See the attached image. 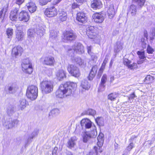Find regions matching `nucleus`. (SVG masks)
Returning a JSON list of instances; mask_svg holds the SVG:
<instances>
[{"label": "nucleus", "instance_id": "obj_56", "mask_svg": "<svg viewBox=\"0 0 155 155\" xmlns=\"http://www.w3.org/2000/svg\"><path fill=\"white\" fill-rule=\"evenodd\" d=\"M17 31H21V30L22 28V26L19 24H17L15 25Z\"/></svg>", "mask_w": 155, "mask_h": 155}, {"label": "nucleus", "instance_id": "obj_51", "mask_svg": "<svg viewBox=\"0 0 155 155\" xmlns=\"http://www.w3.org/2000/svg\"><path fill=\"white\" fill-rule=\"evenodd\" d=\"M147 51L149 54H152L154 51V50L149 45L147 48Z\"/></svg>", "mask_w": 155, "mask_h": 155}, {"label": "nucleus", "instance_id": "obj_6", "mask_svg": "<svg viewBox=\"0 0 155 155\" xmlns=\"http://www.w3.org/2000/svg\"><path fill=\"white\" fill-rule=\"evenodd\" d=\"M67 69L69 73L71 76L76 78H78L80 76V71L76 66L72 64H69L67 66Z\"/></svg>", "mask_w": 155, "mask_h": 155}, {"label": "nucleus", "instance_id": "obj_58", "mask_svg": "<svg viewBox=\"0 0 155 155\" xmlns=\"http://www.w3.org/2000/svg\"><path fill=\"white\" fill-rule=\"evenodd\" d=\"M98 68L97 66V65H95L92 68L91 71L94 72V73L97 72V71Z\"/></svg>", "mask_w": 155, "mask_h": 155}, {"label": "nucleus", "instance_id": "obj_43", "mask_svg": "<svg viewBox=\"0 0 155 155\" xmlns=\"http://www.w3.org/2000/svg\"><path fill=\"white\" fill-rule=\"evenodd\" d=\"M138 68L137 64L135 63H133L132 64L131 63L130 65L128 66V68L131 70H134L135 69H137Z\"/></svg>", "mask_w": 155, "mask_h": 155}, {"label": "nucleus", "instance_id": "obj_64", "mask_svg": "<svg viewBox=\"0 0 155 155\" xmlns=\"http://www.w3.org/2000/svg\"><path fill=\"white\" fill-rule=\"evenodd\" d=\"M78 6L77 4L75 3H74L72 4V8L73 9H75L77 8Z\"/></svg>", "mask_w": 155, "mask_h": 155}, {"label": "nucleus", "instance_id": "obj_8", "mask_svg": "<svg viewBox=\"0 0 155 155\" xmlns=\"http://www.w3.org/2000/svg\"><path fill=\"white\" fill-rule=\"evenodd\" d=\"M63 39L66 41H72L76 37L75 34L72 30L66 31L64 33Z\"/></svg>", "mask_w": 155, "mask_h": 155}, {"label": "nucleus", "instance_id": "obj_28", "mask_svg": "<svg viewBox=\"0 0 155 155\" xmlns=\"http://www.w3.org/2000/svg\"><path fill=\"white\" fill-rule=\"evenodd\" d=\"M80 87L84 90H88L90 87V85L87 80H84L82 81Z\"/></svg>", "mask_w": 155, "mask_h": 155}, {"label": "nucleus", "instance_id": "obj_31", "mask_svg": "<svg viewBox=\"0 0 155 155\" xmlns=\"http://www.w3.org/2000/svg\"><path fill=\"white\" fill-rule=\"evenodd\" d=\"M60 113V110L58 109H53L49 114V117H55L58 115Z\"/></svg>", "mask_w": 155, "mask_h": 155}, {"label": "nucleus", "instance_id": "obj_16", "mask_svg": "<svg viewBox=\"0 0 155 155\" xmlns=\"http://www.w3.org/2000/svg\"><path fill=\"white\" fill-rule=\"evenodd\" d=\"M55 61L54 58L51 56L45 57L43 59V64L49 66H53Z\"/></svg>", "mask_w": 155, "mask_h": 155}, {"label": "nucleus", "instance_id": "obj_60", "mask_svg": "<svg viewBox=\"0 0 155 155\" xmlns=\"http://www.w3.org/2000/svg\"><path fill=\"white\" fill-rule=\"evenodd\" d=\"M104 69L100 68L98 72V75L99 77H100L103 72Z\"/></svg>", "mask_w": 155, "mask_h": 155}, {"label": "nucleus", "instance_id": "obj_19", "mask_svg": "<svg viewBox=\"0 0 155 155\" xmlns=\"http://www.w3.org/2000/svg\"><path fill=\"white\" fill-rule=\"evenodd\" d=\"M102 6L101 2L100 0H94L91 3V6L92 8L94 9H99Z\"/></svg>", "mask_w": 155, "mask_h": 155}, {"label": "nucleus", "instance_id": "obj_26", "mask_svg": "<svg viewBox=\"0 0 155 155\" xmlns=\"http://www.w3.org/2000/svg\"><path fill=\"white\" fill-rule=\"evenodd\" d=\"M18 87L17 85L13 84L8 87V90L9 93L13 94L16 92L18 90Z\"/></svg>", "mask_w": 155, "mask_h": 155}, {"label": "nucleus", "instance_id": "obj_39", "mask_svg": "<svg viewBox=\"0 0 155 155\" xmlns=\"http://www.w3.org/2000/svg\"><path fill=\"white\" fill-rule=\"evenodd\" d=\"M118 96V94L115 93H112L108 95V99L111 101H114Z\"/></svg>", "mask_w": 155, "mask_h": 155}, {"label": "nucleus", "instance_id": "obj_62", "mask_svg": "<svg viewBox=\"0 0 155 155\" xmlns=\"http://www.w3.org/2000/svg\"><path fill=\"white\" fill-rule=\"evenodd\" d=\"M61 1V0H54L53 4L54 5H56L59 3Z\"/></svg>", "mask_w": 155, "mask_h": 155}, {"label": "nucleus", "instance_id": "obj_34", "mask_svg": "<svg viewBox=\"0 0 155 155\" xmlns=\"http://www.w3.org/2000/svg\"><path fill=\"white\" fill-rule=\"evenodd\" d=\"M75 144L74 137H72L69 140L67 143V147L70 148L74 147Z\"/></svg>", "mask_w": 155, "mask_h": 155}, {"label": "nucleus", "instance_id": "obj_52", "mask_svg": "<svg viewBox=\"0 0 155 155\" xmlns=\"http://www.w3.org/2000/svg\"><path fill=\"white\" fill-rule=\"evenodd\" d=\"M51 0H39L40 4L42 5H46L48 2L50 1Z\"/></svg>", "mask_w": 155, "mask_h": 155}, {"label": "nucleus", "instance_id": "obj_50", "mask_svg": "<svg viewBox=\"0 0 155 155\" xmlns=\"http://www.w3.org/2000/svg\"><path fill=\"white\" fill-rule=\"evenodd\" d=\"M43 31L40 29H38L36 32L38 35H39V36H43Z\"/></svg>", "mask_w": 155, "mask_h": 155}, {"label": "nucleus", "instance_id": "obj_47", "mask_svg": "<svg viewBox=\"0 0 155 155\" xmlns=\"http://www.w3.org/2000/svg\"><path fill=\"white\" fill-rule=\"evenodd\" d=\"M123 63L124 65L128 67V66L131 63V61L128 59L124 58L123 59Z\"/></svg>", "mask_w": 155, "mask_h": 155}, {"label": "nucleus", "instance_id": "obj_36", "mask_svg": "<svg viewBox=\"0 0 155 155\" xmlns=\"http://www.w3.org/2000/svg\"><path fill=\"white\" fill-rule=\"evenodd\" d=\"M6 33L8 36V38H11L13 33V29L9 28L6 29Z\"/></svg>", "mask_w": 155, "mask_h": 155}, {"label": "nucleus", "instance_id": "obj_35", "mask_svg": "<svg viewBox=\"0 0 155 155\" xmlns=\"http://www.w3.org/2000/svg\"><path fill=\"white\" fill-rule=\"evenodd\" d=\"M84 114L94 116L96 114V111L95 110L91 109H89L84 112Z\"/></svg>", "mask_w": 155, "mask_h": 155}, {"label": "nucleus", "instance_id": "obj_21", "mask_svg": "<svg viewBox=\"0 0 155 155\" xmlns=\"http://www.w3.org/2000/svg\"><path fill=\"white\" fill-rule=\"evenodd\" d=\"M67 18V13L66 11L62 9L59 11L58 18L60 21H65Z\"/></svg>", "mask_w": 155, "mask_h": 155}, {"label": "nucleus", "instance_id": "obj_44", "mask_svg": "<svg viewBox=\"0 0 155 155\" xmlns=\"http://www.w3.org/2000/svg\"><path fill=\"white\" fill-rule=\"evenodd\" d=\"M134 1L137 3V4L141 7L143 5L146 0H133Z\"/></svg>", "mask_w": 155, "mask_h": 155}, {"label": "nucleus", "instance_id": "obj_20", "mask_svg": "<svg viewBox=\"0 0 155 155\" xmlns=\"http://www.w3.org/2000/svg\"><path fill=\"white\" fill-rule=\"evenodd\" d=\"M56 77L58 80H61L66 77L65 71L62 69L58 70L56 73Z\"/></svg>", "mask_w": 155, "mask_h": 155}, {"label": "nucleus", "instance_id": "obj_13", "mask_svg": "<svg viewBox=\"0 0 155 155\" xmlns=\"http://www.w3.org/2000/svg\"><path fill=\"white\" fill-rule=\"evenodd\" d=\"M72 49L75 52L79 54H82L84 52V47L79 43H75L72 47Z\"/></svg>", "mask_w": 155, "mask_h": 155}, {"label": "nucleus", "instance_id": "obj_30", "mask_svg": "<svg viewBox=\"0 0 155 155\" xmlns=\"http://www.w3.org/2000/svg\"><path fill=\"white\" fill-rule=\"evenodd\" d=\"M6 112L9 116H12L15 112L14 107L13 105H9L7 108Z\"/></svg>", "mask_w": 155, "mask_h": 155}, {"label": "nucleus", "instance_id": "obj_29", "mask_svg": "<svg viewBox=\"0 0 155 155\" xmlns=\"http://www.w3.org/2000/svg\"><path fill=\"white\" fill-rule=\"evenodd\" d=\"M19 103L18 108L21 110L24 109L26 106V101L25 99H21L19 101Z\"/></svg>", "mask_w": 155, "mask_h": 155}, {"label": "nucleus", "instance_id": "obj_38", "mask_svg": "<svg viewBox=\"0 0 155 155\" xmlns=\"http://www.w3.org/2000/svg\"><path fill=\"white\" fill-rule=\"evenodd\" d=\"M129 11L132 15H134L136 14L137 11L136 6L134 5H131L130 7Z\"/></svg>", "mask_w": 155, "mask_h": 155}, {"label": "nucleus", "instance_id": "obj_40", "mask_svg": "<svg viewBox=\"0 0 155 155\" xmlns=\"http://www.w3.org/2000/svg\"><path fill=\"white\" fill-rule=\"evenodd\" d=\"M35 34V30L33 29H30L28 31V35L30 37H34Z\"/></svg>", "mask_w": 155, "mask_h": 155}, {"label": "nucleus", "instance_id": "obj_9", "mask_svg": "<svg viewBox=\"0 0 155 155\" xmlns=\"http://www.w3.org/2000/svg\"><path fill=\"white\" fill-rule=\"evenodd\" d=\"M45 14L48 17H52L57 14V11L54 6L47 8L44 12Z\"/></svg>", "mask_w": 155, "mask_h": 155}, {"label": "nucleus", "instance_id": "obj_61", "mask_svg": "<svg viewBox=\"0 0 155 155\" xmlns=\"http://www.w3.org/2000/svg\"><path fill=\"white\" fill-rule=\"evenodd\" d=\"M58 147H55L54 150L52 151V155H57L56 152L58 150Z\"/></svg>", "mask_w": 155, "mask_h": 155}, {"label": "nucleus", "instance_id": "obj_57", "mask_svg": "<svg viewBox=\"0 0 155 155\" xmlns=\"http://www.w3.org/2000/svg\"><path fill=\"white\" fill-rule=\"evenodd\" d=\"M92 47L91 46H87V52L89 54H90L92 53H93L91 51V49H92Z\"/></svg>", "mask_w": 155, "mask_h": 155}, {"label": "nucleus", "instance_id": "obj_4", "mask_svg": "<svg viewBox=\"0 0 155 155\" xmlns=\"http://www.w3.org/2000/svg\"><path fill=\"white\" fill-rule=\"evenodd\" d=\"M19 122V120L17 119H13L9 118L3 120L2 125L7 129H11L17 125Z\"/></svg>", "mask_w": 155, "mask_h": 155}, {"label": "nucleus", "instance_id": "obj_15", "mask_svg": "<svg viewBox=\"0 0 155 155\" xmlns=\"http://www.w3.org/2000/svg\"><path fill=\"white\" fill-rule=\"evenodd\" d=\"M106 9L109 17L110 18H112L114 17L115 13L113 5L112 4H110L108 5Z\"/></svg>", "mask_w": 155, "mask_h": 155}, {"label": "nucleus", "instance_id": "obj_63", "mask_svg": "<svg viewBox=\"0 0 155 155\" xmlns=\"http://www.w3.org/2000/svg\"><path fill=\"white\" fill-rule=\"evenodd\" d=\"M24 1V0H16V3L19 5L21 4Z\"/></svg>", "mask_w": 155, "mask_h": 155}, {"label": "nucleus", "instance_id": "obj_54", "mask_svg": "<svg viewBox=\"0 0 155 155\" xmlns=\"http://www.w3.org/2000/svg\"><path fill=\"white\" fill-rule=\"evenodd\" d=\"M134 144L133 143H130L128 147H127V150L130 151L134 147Z\"/></svg>", "mask_w": 155, "mask_h": 155}, {"label": "nucleus", "instance_id": "obj_48", "mask_svg": "<svg viewBox=\"0 0 155 155\" xmlns=\"http://www.w3.org/2000/svg\"><path fill=\"white\" fill-rule=\"evenodd\" d=\"M96 73H94V72L91 71L88 77L89 79L90 80H92L95 76Z\"/></svg>", "mask_w": 155, "mask_h": 155}, {"label": "nucleus", "instance_id": "obj_7", "mask_svg": "<svg viewBox=\"0 0 155 155\" xmlns=\"http://www.w3.org/2000/svg\"><path fill=\"white\" fill-rule=\"evenodd\" d=\"M23 71L25 72L31 74L32 72V65L28 59H25L23 60L21 64Z\"/></svg>", "mask_w": 155, "mask_h": 155}, {"label": "nucleus", "instance_id": "obj_14", "mask_svg": "<svg viewBox=\"0 0 155 155\" xmlns=\"http://www.w3.org/2000/svg\"><path fill=\"white\" fill-rule=\"evenodd\" d=\"M81 124L82 128L89 129L91 127L92 122L87 118H84L81 121Z\"/></svg>", "mask_w": 155, "mask_h": 155}, {"label": "nucleus", "instance_id": "obj_17", "mask_svg": "<svg viewBox=\"0 0 155 155\" xmlns=\"http://www.w3.org/2000/svg\"><path fill=\"white\" fill-rule=\"evenodd\" d=\"M77 19L79 22L84 23L87 21V18L85 13L79 12L77 13Z\"/></svg>", "mask_w": 155, "mask_h": 155}, {"label": "nucleus", "instance_id": "obj_22", "mask_svg": "<svg viewBox=\"0 0 155 155\" xmlns=\"http://www.w3.org/2000/svg\"><path fill=\"white\" fill-rule=\"evenodd\" d=\"M26 6L30 12H34L36 10L37 7L35 4L32 2L28 3Z\"/></svg>", "mask_w": 155, "mask_h": 155}, {"label": "nucleus", "instance_id": "obj_41", "mask_svg": "<svg viewBox=\"0 0 155 155\" xmlns=\"http://www.w3.org/2000/svg\"><path fill=\"white\" fill-rule=\"evenodd\" d=\"M8 4H7L4 7L5 8H2L0 11V20H1L2 21L3 19V18L2 17V15L4 11V9H5V12H6L7 11V8L8 7Z\"/></svg>", "mask_w": 155, "mask_h": 155}, {"label": "nucleus", "instance_id": "obj_18", "mask_svg": "<svg viewBox=\"0 0 155 155\" xmlns=\"http://www.w3.org/2000/svg\"><path fill=\"white\" fill-rule=\"evenodd\" d=\"M19 8H15L12 9L10 13L9 18L12 21H16L18 18V13Z\"/></svg>", "mask_w": 155, "mask_h": 155}, {"label": "nucleus", "instance_id": "obj_37", "mask_svg": "<svg viewBox=\"0 0 155 155\" xmlns=\"http://www.w3.org/2000/svg\"><path fill=\"white\" fill-rule=\"evenodd\" d=\"M91 138H95L97 135V133L96 131V127L95 126H94L93 128V130L91 131L90 133H88Z\"/></svg>", "mask_w": 155, "mask_h": 155}, {"label": "nucleus", "instance_id": "obj_5", "mask_svg": "<svg viewBox=\"0 0 155 155\" xmlns=\"http://www.w3.org/2000/svg\"><path fill=\"white\" fill-rule=\"evenodd\" d=\"M96 28L94 26H88L86 29V34L88 37L91 39H93L95 41H97L99 37L97 33Z\"/></svg>", "mask_w": 155, "mask_h": 155}, {"label": "nucleus", "instance_id": "obj_2", "mask_svg": "<svg viewBox=\"0 0 155 155\" xmlns=\"http://www.w3.org/2000/svg\"><path fill=\"white\" fill-rule=\"evenodd\" d=\"M38 93V87L34 85H31L28 87L26 95L28 98L33 101L36 98Z\"/></svg>", "mask_w": 155, "mask_h": 155}, {"label": "nucleus", "instance_id": "obj_3", "mask_svg": "<svg viewBox=\"0 0 155 155\" xmlns=\"http://www.w3.org/2000/svg\"><path fill=\"white\" fill-rule=\"evenodd\" d=\"M40 85L43 93L48 94L51 92L53 91V83L50 81H43L41 83Z\"/></svg>", "mask_w": 155, "mask_h": 155}, {"label": "nucleus", "instance_id": "obj_24", "mask_svg": "<svg viewBox=\"0 0 155 155\" xmlns=\"http://www.w3.org/2000/svg\"><path fill=\"white\" fill-rule=\"evenodd\" d=\"M107 80V76L106 74L103 75L101 79V84L99 89L100 91H103L104 90V84L106 82Z\"/></svg>", "mask_w": 155, "mask_h": 155}, {"label": "nucleus", "instance_id": "obj_12", "mask_svg": "<svg viewBox=\"0 0 155 155\" xmlns=\"http://www.w3.org/2000/svg\"><path fill=\"white\" fill-rule=\"evenodd\" d=\"M105 16L104 14L101 13H96L93 15L92 17L95 22L101 23L104 20Z\"/></svg>", "mask_w": 155, "mask_h": 155}, {"label": "nucleus", "instance_id": "obj_46", "mask_svg": "<svg viewBox=\"0 0 155 155\" xmlns=\"http://www.w3.org/2000/svg\"><path fill=\"white\" fill-rule=\"evenodd\" d=\"M89 54L91 56V60L95 63L97 60V57L93 53Z\"/></svg>", "mask_w": 155, "mask_h": 155}, {"label": "nucleus", "instance_id": "obj_27", "mask_svg": "<svg viewBox=\"0 0 155 155\" xmlns=\"http://www.w3.org/2000/svg\"><path fill=\"white\" fill-rule=\"evenodd\" d=\"M104 136L103 134L100 133L98 136L97 139L98 142L97 145L99 147V150H100V148L102 147L104 143Z\"/></svg>", "mask_w": 155, "mask_h": 155}, {"label": "nucleus", "instance_id": "obj_25", "mask_svg": "<svg viewBox=\"0 0 155 155\" xmlns=\"http://www.w3.org/2000/svg\"><path fill=\"white\" fill-rule=\"evenodd\" d=\"M123 43L120 41H117L115 46L114 51L116 53L119 52L123 49Z\"/></svg>", "mask_w": 155, "mask_h": 155}, {"label": "nucleus", "instance_id": "obj_55", "mask_svg": "<svg viewBox=\"0 0 155 155\" xmlns=\"http://www.w3.org/2000/svg\"><path fill=\"white\" fill-rule=\"evenodd\" d=\"M142 41V47L143 48H145L146 47V43L145 42V40L144 39H143L141 40Z\"/></svg>", "mask_w": 155, "mask_h": 155}, {"label": "nucleus", "instance_id": "obj_49", "mask_svg": "<svg viewBox=\"0 0 155 155\" xmlns=\"http://www.w3.org/2000/svg\"><path fill=\"white\" fill-rule=\"evenodd\" d=\"M103 120V118L101 117H98L96 119V121L98 124L102 125Z\"/></svg>", "mask_w": 155, "mask_h": 155}, {"label": "nucleus", "instance_id": "obj_33", "mask_svg": "<svg viewBox=\"0 0 155 155\" xmlns=\"http://www.w3.org/2000/svg\"><path fill=\"white\" fill-rule=\"evenodd\" d=\"M82 136L83 137V141L84 143H87L90 139H91V136L88 134L87 132H85L82 133Z\"/></svg>", "mask_w": 155, "mask_h": 155}, {"label": "nucleus", "instance_id": "obj_10", "mask_svg": "<svg viewBox=\"0 0 155 155\" xmlns=\"http://www.w3.org/2000/svg\"><path fill=\"white\" fill-rule=\"evenodd\" d=\"M23 51V49L20 46L14 47L12 49V57L17 58L21 55Z\"/></svg>", "mask_w": 155, "mask_h": 155}, {"label": "nucleus", "instance_id": "obj_45", "mask_svg": "<svg viewBox=\"0 0 155 155\" xmlns=\"http://www.w3.org/2000/svg\"><path fill=\"white\" fill-rule=\"evenodd\" d=\"M137 54L139 55V57L140 59H143L146 58L144 51H138Z\"/></svg>", "mask_w": 155, "mask_h": 155}, {"label": "nucleus", "instance_id": "obj_42", "mask_svg": "<svg viewBox=\"0 0 155 155\" xmlns=\"http://www.w3.org/2000/svg\"><path fill=\"white\" fill-rule=\"evenodd\" d=\"M57 33L54 30H51L50 31V37L52 39L55 38L57 37Z\"/></svg>", "mask_w": 155, "mask_h": 155}, {"label": "nucleus", "instance_id": "obj_59", "mask_svg": "<svg viewBox=\"0 0 155 155\" xmlns=\"http://www.w3.org/2000/svg\"><path fill=\"white\" fill-rule=\"evenodd\" d=\"M136 97V96L135 95L134 93V92L132 94L130 95V96L128 97V98L129 101L133 99Z\"/></svg>", "mask_w": 155, "mask_h": 155}, {"label": "nucleus", "instance_id": "obj_1", "mask_svg": "<svg viewBox=\"0 0 155 155\" xmlns=\"http://www.w3.org/2000/svg\"><path fill=\"white\" fill-rule=\"evenodd\" d=\"M77 86V84L73 82H67L64 84L61 85L59 89L56 92L57 97L63 98L71 96Z\"/></svg>", "mask_w": 155, "mask_h": 155}, {"label": "nucleus", "instance_id": "obj_11", "mask_svg": "<svg viewBox=\"0 0 155 155\" xmlns=\"http://www.w3.org/2000/svg\"><path fill=\"white\" fill-rule=\"evenodd\" d=\"M30 17L28 12L25 11L23 10L20 12L18 19L20 21L26 22L29 20Z\"/></svg>", "mask_w": 155, "mask_h": 155}, {"label": "nucleus", "instance_id": "obj_53", "mask_svg": "<svg viewBox=\"0 0 155 155\" xmlns=\"http://www.w3.org/2000/svg\"><path fill=\"white\" fill-rule=\"evenodd\" d=\"M37 134V132L36 131H34L31 134V136L28 139V140L29 139V138L30 139H33L36 136Z\"/></svg>", "mask_w": 155, "mask_h": 155}, {"label": "nucleus", "instance_id": "obj_23", "mask_svg": "<svg viewBox=\"0 0 155 155\" xmlns=\"http://www.w3.org/2000/svg\"><path fill=\"white\" fill-rule=\"evenodd\" d=\"M24 34L22 31H17L15 34V40L17 41H21L23 40Z\"/></svg>", "mask_w": 155, "mask_h": 155}, {"label": "nucleus", "instance_id": "obj_32", "mask_svg": "<svg viewBox=\"0 0 155 155\" xmlns=\"http://www.w3.org/2000/svg\"><path fill=\"white\" fill-rule=\"evenodd\" d=\"M73 60L80 66H84L85 64H84L83 60L79 57H75L73 59Z\"/></svg>", "mask_w": 155, "mask_h": 155}]
</instances>
